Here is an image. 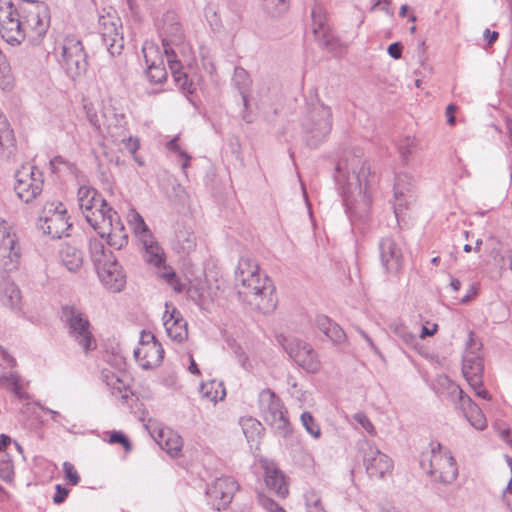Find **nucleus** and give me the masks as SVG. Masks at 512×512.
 Returning a JSON list of instances; mask_svg holds the SVG:
<instances>
[{
	"mask_svg": "<svg viewBox=\"0 0 512 512\" xmlns=\"http://www.w3.org/2000/svg\"><path fill=\"white\" fill-rule=\"evenodd\" d=\"M0 385L6 387L17 398H25V392L23 391L22 385L20 383V378L16 372H9L1 375Z\"/></svg>",
	"mask_w": 512,
	"mask_h": 512,
	"instance_id": "nucleus-42",
	"label": "nucleus"
},
{
	"mask_svg": "<svg viewBox=\"0 0 512 512\" xmlns=\"http://www.w3.org/2000/svg\"><path fill=\"white\" fill-rule=\"evenodd\" d=\"M178 140H179V137L178 136H175L173 139H171L168 143H167V148L174 152V153H177L180 157L181 156H186V152L183 151L181 149V147L179 146L178 144Z\"/></svg>",
	"mask_w": 512,
	"mask_h": 512,
	"instance_id": "nucleus-61",
	"label": "nucleus"
},
{
	"mask_svg": "<svg viewBox=\"0 0 512 512\" xmlns=\"http://www.w3.org/2000/svg\"><path fill=\"white\" fill-rule=\"evenodd\" d=\"M125 124V116L115 113L107 124V133L113 139V142H122L131 154H135L140 146L139 140L132 136H126Z\"/></svg>",
	"mask_w": 512,
	"mask_h": 512,
	"instance_id": "nucleus-23",
	"label": "nucleus"
},
{
	"mask_svg": "<svg viewBox=\"0 0 512 512\" xmlns=\"http://www.w3.org/2000/svg\"><path fill=\"white\" fill-rule=\"evenodd\" d=\"M437 331V324H433L431 328L427 326H422L420 338L424 339L428 336H433Z\"/></svg>",
	"mask_w": 512,
	"mask_h": 512,
	"instance_id": "nucleus-64",
	"label": "nucleus"
},
{
	"mask_svg": "<svg viewBox=\"0 0 512 512\" xmlns=\"http://www.w3.org/2000/svg\"><path fill=\"white\" fill-rule=\"evenodd\" d=\"M63 469L65 472V477L71 485L75 486L80 482V477L73 464L70 462H64Z\"/></svg>",
	"mask_w": 512,
	"mask_h": 512,
	"instance_id": "nucleus-55",
	"label": "nucleus"
},
{
	"mask_svg": "<svg viewBox=\"0 0 512 512\" xmlns=\"http://www.w3.org/2000/svg\"><path fill=\"white\" fill-rule=\"evenodd\" d=\"M134 357L142 369H154L162 363L164 349L152 332L143 330Z\"/></svg>",
	"mask_w": 512,
	"mask_h": 512,
	"instance_id": "nucleus-15",
	"label": "nucleus"
},
{
	"mask_svg": "<svg viewBox=\"0 0 512 512\" xmlns=\"http://www.w3.org/2000/svg\"><path fill=\"white\" fill-rule=\"evenodd\" d=\"M393 191L395 199L393 210L396 218H398L400 213L416 200V189L413 178L406 173L397 174Z\"/></svg>",
	"mask_w": 512,
	"mask_h": 512,
	"instance_id": "nucleus-22",
	"label": "nucleus"
},
{
	"mask_svg": "<svg viewBox=\"0 0 512 512\" xmlns=\"http://www.w3.org/2000/svg\"><path fill=\"white\" fill-rule=\"evenodd\" d=\"M49 28L47 7L43 4L27 5L19 12L12 0H0V35L11 45L27 40L39 44Z\"/></svg>",
	"mask_w": 512,
	"mask_h": 512,
	"instance_id": "nucleus-2",
	"label": "nucleus"
},
{
	"mask_svg": "<svg viewBox=\"0 0 512 512\" xmlns=\"http://www.w3.org/2000/svg\"><path fill=\"white\" fill-rule=\"evenodd\" d=\"M146 75L151 83H161L167 78V71L164 62L155 64L152 62L151 66H147Z\"/></svg>",
	"mask_w": 512,
	"mask_h": 512,
	"instance_id": "nucleus-46",
	"label": "nucleus"
},
{
	"mask_svg": "<svg viewBox=\"0 0 512 512\" xmlns=\"http://www.w3.org/2000/svg\"><path fill=\"white\" fill-rule=\"evenodd\" d=\"M205 17L210 21L212 25L219 27L221 15L219 10L213 4H208L204 9Z\"/></svg>",
	"mask_w": 512,
	"mask_h": 512,
	"instance_id": "nucleus-54",
	"label": "nucleus"
},
{
	"mask_svg": "<svg viewBox=\"0 0 512 512\" xmlns=\"http://www.w3.org/2000/svg\"><path fill=\"white\" fill-rule=\"evenodd\" d=\"M98 29L108 53L111 56L119 55L124 47V40L120 31L121 20L116 11L104 9L99 15Z\"/></svg>",
	"mask_w": 512,
	"mask_h": 512,
	"instance_id": "nucleus-11",
	"label": "nucleus"
},
{
	"mask_svg": "<svg viewBox=\"0 0 512 512\" xmlns=\"http://www.w3.org/2000/svg\"><path fill=\"white\" fill-rule=\"evenodd\" d=\"M457 110V107L454 105V104H449L447 107H446V117H447V123L449 125H454L455 122H456V119H455V112Z\"/></svg>",
	"mask_w": 512,
	"mask_h": 512,
	"instance_id": "nucleus-62",
	"label": "nucleus"
},
{
	"mask_svg": "<svg viewBox=\"0 0 512 512\" xmlns=\"http://www.w3.org/2000/svg\"><path fill=\"white\" fill-rule=\"evenodd\" d=\"M0 303L10 309H20V289L14 282L8 279L0 281Z\"/></svg>",
	"mask_w": 512,
	"mask_h": 512,
	"instance_id": "nucleus-32",
	"label": "nucleus"
},
{
	"mask_svg": "<svg viewBox=\"0 0 512 512\" xmlns=\"http://www.w3.org/2000/svg\"><path fill=\"white\" fill-rule=\"evenodd\" d=\"M101 282L112 292H120L126 284V275L117 260L96 270Z\"/></svg>",
	"mask_w": 512,
	"mask_h": 512,
	"instance_id": "nucleus-24",
	"label": "nucleus"
},
{
	"mask_svg": "<svg viewBox=\"0 0 512 512\" xmlns=\"http://www.w3.org/2000/svg\"><path fill=\"white\" fill-rule=\"evenodd\" d=\"M38 226L42 232L53 239L69 236L72 228L67 209L59 201L46 202L41 210Z\"/></svg>",
	"mask_w": 512,
	"mask_h": 512,
	"instance_id": "nucleus-7",
	"label": "nucleus"
},
{
	"mask_svg": "<svg viewBox=\"0 0 512 512\" xmlns=\"http://www.w3.org/2000/svg\"><path fill=\"white\" fill-rule=\"evenodd\" d=\"M132 227L134 233L138 236L139 240L143 239L144 236H146V234H152L142 217H139L138 223H136Z\"/></svg>",
	"mask_w": 512,
	"mask_h": 512,
	"instance_id": "nucleus-58",
	"label": "nucleus"
},
{
	"mask_svg": "<svg viewBox=\"0 0 512 512\" xmlns=\"http://www.w3.org/2000/svg\"><path fill=\"white\" fill-rule=\"evenodd\" d=\"M248 283L249 286L241 287L239 294L264 314L272 312L276 308L277 297L275 287L268 276L259 273Z\"/></svg>",
	"mask_w": 512,
	"mask_h": 512,
	"instance_id": "nucleus-5",
	"label": "nucleus"
},
{
	"mask_svg": "<svg viewBox=\"0 0 512 512\" xmlns=\"http://www.w3.org/2000/svg\"><path fill=\"white\" fill-rule=\"evenodd\" d=\"M265 483L271 491L275 492L282 498H285L289 493L285 476L280 470L276 468L266 469Z\"/></svg>",
	"mask_w": 512,
	"mask_h": 512,
	"instance_id": "nucleus-38",
	"label": "nucleus"
},
{
	"mask_svg": "<svg viewBox=\"0 0 512 512\" xmlns=\"http://www.w3.org/2000/svg\"><path fill=\"white\" fill-rule=\"evenodd\" d=\"M102 380L106 386L110 388L112 395L121 399L128 398L126 384L121 378V374L119 372L115 373L109 370H103Z\"/></svg>",
	"mask_w": 512,
	"mask_h": 512,
	"instance_id": "nucleus-40",
	"label": "nucleus"
},
{
	"mask_svg": "<svg viewBox=\"0 0 512 512\" xmlns=\"http://www.w3.org/2000/svg\"><path fill=\"white\" fill-rule=\"evenodd\" d=\"M259 502L262 507L268 512H286L278 503H276L273 499L261 496L259 497Z\"/></svg>",
	"mask_w": 512,
	"mask_h": 512,
	"instance_id": "nucleus-56",
	"label": "nucleus"
},
{
	"mask_svg": "<svg viewBox=\"0 0 512 512\" xmlns=\"http://www.w3.org/2000/svg\"><path fill=\"white\" fill-rule=\"evenodd\" d=\"M240 425L247 440L256 441L263 429L262 424L253 417H243L240 419Z\"/></svg>",
	"mask_w": 512,
	"mask_h": 512,
	"instance_id": "nucleus-43",
	"label": "nucleus"
},
{
	"mask_svg": "<svg viewBox=\"0 0 512 512\" xmlns=\"http://www.w3.org/2000/svg\"><path fill=\"white\" fill-rule=\"evenodd\" d=\"M483 37L489 45H492L498 39L499 34L496 31H490V29H485Z\"/></svg>",
	"mask_w": 512,
	"mask_h": 512,
	"instance_id": "nucleus-63",
	"label": "nucleus"
},
{
	"mask_svg": "<svg viewBox=\"0 0 512 512\" xmlns=\"http://www.w3.org/2000/svg\"><path fill=\"white\" fill-rule=\"evenodd\" d=\"M167 64L171 70L172 76L176 85L187 94H192L195 91V85L189 80L188 75L182 71L180 61L175 56H166Z\"/></svg>",
	"mask_w": 512,
	"mask_h": 512,
	"instance_id": "nucleus-34",
	"label": "nucleus"
},
{
	"mask_svg": "<svg viewBox=\"0 0 512 512\" xmlns=\"http://www.w3.org/2000/svg\"><path fill=\"white\" fill-rule=\"evenodd\" d=\"M14 476V465L9 457V455L5 454L2 456L0 460V478L4 481H11Z\"/></svg>",
	"mask_w": 512,
	"mask_h": 512,
	"instance_id": "nucleus-50",
	"label": "nucleus"
},
{
	"mask_svg": "<svg viewBox=\"0 0 512 512\" xmlns=\"http://www.w3.org/2000/svg\"><path fill=\"white\" fill-rule=\"evenodd\" d=\"M302 127L307 144L310 147H317L331 132V108L321 102L313 104L304 116Z\"/></svg>",
	"mask_w": 512,
	"mask_h": 512,
	"instance_id": "nucleus-4",
	"label": "nucleus"
},
{
	"mask_svg": "<svg viewBox=\"0 0 512 512\" xmlns=\"http://www.w3.org/2000/svg\"><path fill=\"white\" fill-rule=\"evenodd\" d=\"M370 167L360 148L345 150L336 164L335 179L340 185L347 212L356 217L367 214L371 196L368 193Z\"/></svg>",
	"mask_w": 512,
	"mask_h": 512,
	"instance_id": "nucleus-1",
	"label": "nucleus"
},
{
	"mask_svg": "<svg viewBox=\"0 0 512 512\" xmlns=\"http://www.w3.org/2000/svg\"><path fill=\"white\" fill-rule=\"evenodd\" d=\"M311 18L312 32L315 35L316 40L320 45L328 48L332 43L333 36L327 23V16L324 8L319 4H315L311 11Z\"/></svg>",
	"mask_w": 512,
	"mask_h": 512,
	"instance_id": "nucleus-25",
	"label": "nucleus"
},
{
	"mask_svg": "<svg viewBox=\"0 0 512 512\" xmlns=\"http://www.w3.org/2000/svg\"><path fill=\"white\" fill-rule=\"evenodd\" d=\"M62 319L69 329V335L84 350L89 352L96 347L86 315L74 305H65L61 309Z\"/></svg>",
	"mask_w": 512,
	"mask_h": 512,
	"instance_id": "nucleus-9",
	"label": "nucleus"
},
{
	"mask_svg": "<svg viewBox=\"0 0 512 512\" xmlns=\"http://www.w3.org/2000/svg\"><path fill=\"white\" fill-rule=\"evenodd\" d=\"M68 489L61 486L60 484L56 485V492L53 496V502L55 504H61L65 501L68 496Z\"/></svg>",
	"mask_w": 512,
	"mask_h": 512,
	"instance_id": "nucleus-59",
	"label": "nucleus"
},
{
	"mask_svg": "<svg viewBox=\"0 0 512 512\" xmlns=\"http://www.w3.org/2000/svg\"><path fill=\"white\" fill-rule=\"evenodd\" d=\"M380 262L385 273L397 275L403 268L402 247L392 237H384L379 242Z\"/></svg>",
	"mask_w": 512,
	"mask_h": 512,
	"instance_id": "nucleus-21",
	"label": "nucleus"
},
{
	"mask_svg": "<svg viewBox=\"0 0 512 512\" xmlns=\"http://www.w3.org/2000/svg\"><path fill=\"white\" fill-rule=\"evenodd\" d=\"M288 355L308 373H318L321 368V362L318 354L312 346L299 339L286 340L282 343Z\"/></svg>",
	"mask_w": 512,
	"mask_h": 512,
	"instance_id": "nucleus-18",
	"label": "nucleus"
},
{
	"mask_svg": "<svg viewBox=\"0 0 512 512\" xmlns=\"http://www.w3.org/2000/svg\"><path fill=\"white\" fill-rule=\"evenodd\" d=\"M55 53L60 57L59 62L70 77L75 78L86 72L87 54L82 42L75 36H66L55 47Z\"/></svg>",
	"mask_w": 512,
	"mask_h": 512,
	"instance_id": "nucleus-6",
	"label": "nucleus"
},
{
	"mask_svg": "<svg viewBox=\"0 0 512 512\" xmlns=\"http://www.w3.org/2000/svg\"><path fill=\"white\" fill-rule=\"evenodd\" d=\"M358 449L369 477L381 479L392 473L394 467L392 459L373 443L366 439L360 440Z\"/></svg>",
	"mask_w": 512,
	"mask_h": 512,
	"instance_id": "nucleus-10",
	"label": "nucleus"
},
{
	"mask_svg": "<svg viewBox=\"0 0 512 512\" xmlns=\"http://www.w3.org/2000/svg\"><path fill=\"white\" fill-rule=\"evenodd\" d=\"M109 443L121 444L124 447L125 451L127 452H130L132 450V444L130 440L121 431H113L110 434Z\"/></svg>",
	"mask_w": 512,
	"mask_h": 512,
	"instance_id": "nucleus-52",
	"label": "nucleus"
},
{
	"mask_svg": "<svg viewBox=\"0 0 512 512\" xmlns=\"http://www.w3.org/2000/svg\"><path fill=\"white\" fill-rule=\"evenodd\" d=\"M215 382H210L208 384H202L200 386V393L202 395V398L207 399L210 402H216L217 401V391L213 392V386Z\"/></svg>",
	"mask_w": 512,
	"mask_h": 512,
	"instance_id": "nucleus-57",
	"label": "nucleus"
},
{
	"mask_svg": "<svg viewBox=\"0 0 512 512\" xmlns=\"http://www.w3.org/2000/svg\"><path fill=\"white\" fill-rule=\"evenodd\" d=\"M232 81L242 97L244 107L247 108L248 97L252 85L249 73L243 67H235Z\"/></svg>",
	"mask_w": 512,
	"mask_h": 512,
	"instance_id": "nucleus-39",
	"label": "nucleus"
},
{
	"mask_svg": "<svg viewBox=\"0 0 512 512\" xmlns=\"http://www.w3.org/2000/svg\"><path fill=\"white\" fill-rule=\"evenodd\" d=\"M473 333L469 334L467 348L463 356L462 373L469 385L473 388H480L483 383V360L476 351L480 349L481 344L478 343Z\"/></svg>",
	"mask_w": 512,
	"mask_h": 512,
	"instance_id": "nucleus-17",
	"label": "nucleus"
},
{
	"mask_svg": "<svg viewBox=\"0 0 512 512\" xmlns=\"http://www.w3.org/2000/svg\"><path fill=\"white\" fill-rule=\"evenodd\" d=\"M78 203L86 221L91 227L97 225L98 221L108 214V211L113 210L101 198L100 194L90 186H81L78 189Z\"/></svg>",
	"mask_w": 512,
	"mask_h": 512,
	"instance_id": "nucleus-14",
	"label": "nucleus"
},
{
	"mask_svg": "<svg viewBox=\"0 0 512 512\" xmlns=\"http://www.w3.org/2000/svg\"><path fill=\"white\" fill-rule=\"evenodd\" d=\"M157 26L162 37L165 56H175L173 46L179 44L183 39V30L177 13L167 10L157 21Z\"/></svg>",
	"mask_w": 512,
	"mask_h": 512,
	"instance_id": "nucleus-19",
	"label": "nucleus"
},
{
	"mask_svg": "<svg viewBox=\"0 0 512 512\" xmlns=\"http://www.w3.org/2000/svg\"><path fill=\"white\" fill-rule=\"evenodd\" d=\"M196 236L191 227L178 223L173 238L172 249L182 255H188L196 248Z\"/></svg>",
	"mask_w": 512,
	"mask_h": 512,
	"instance_id": "nucleus-27",
	"label": "nucleus"
},
{
	"mask_svg": "<svg viewBox=\"0 0 512 512\" xmlns=\"http://www.w3.org/2000/svg\"><path fill=\"white\" fill-rule=\"evenodd\" d=\"M318 329L334 344L343 345L348 342L344 330L326 315H318L315 319Z\"/></svg>",
	"mask_w": 512,
	"mask_h": 512,
	"instance_id": "nucleus-29",
	"label": "nucleus"
},
{
	"mask_svg": "<svg viewBox=\"0 0 512 512\" xmlns=\"http://www.w3.org/2000/svg\"><path fill=\"white\" fill-rule=\"evenodd\" d=\"M142 53L147 66H151L152 62H155V64L158 65L161 62H164V58H166L165 53H161L159 46L150 41H146L143 44Z\"/></svg>",
	"mask_w": 512,
	"mask_h": 512,
	"instance_id": "nucleus-44",
	"label": "nucleus"
},
{
	"mask_svg": "<svg viewBox=\"0 0 512 512\" xmlns=\"http://www.w3.org/2000/svg\"><path fill=\"white\" fill-rule=\"evenodd\" d=\"M163 324L170 339L179 343L187 339V322L176 308L171 311L166 310L163 316Z\"/></svg>",
	"mask_w": 512,
	"mask_h": 512,
	"instance_id": "nucleus-26",
	"label": "nucleus"
},
{
	"mask_svg": "<svg viewBox=\"0 0 512 512\" xmlns=\"http://www.w3.org/2000/svg\"><path fill=\"white\" fill-rule=\"evenodd\" d=\"M83 109L86 113V117L89 123L95 128L96 131H98L99 133H103L102 123L94 105L92 103L86 102L83 105Z\"/></svg>",
	"mask_w": 512,
	"mask_h": 512,
	"instance_id": "nucleus-49",
	"label": "nucleus"
},
{
	"mask_svg": "<svg viewBox=\"0 0 512 512\" xmlns=\"http://www.w3.org/2000/svg\"><path fill=\"white\" fill-rule=\"evenodd\" d=\"M264 8L272 16H278L288 9V0H263Z\"/></svg>",
	"mask_w": 512,
	"mask_h": 512,
	"instance_id": "nucleus-48",
	"label": "nucleus"
},
{
	"mask_svg": "<svg viewBox=\"0 0 512 512\" xmlns=\"http://www.w3.org/2000/svg\"><path fill=\"white\" fill-rule=\"evenodd\" d=\"M16 150V139L14 132L4 115L0 110V155L10 157Z\"/></svg>",
	"mask_w": 512,
	"mask_h": 512,
	"instance_id": "nucleus-31",
	"label": "nucleus"
},
{
	"mask_svg": "<svg viewBox=\"0 0 512 512\" xmlns=\"http://www.w3.org/2000/svg\"><path fill=\"white\" fill-rule=\"evenodd\" d=\"M420 466L433 477L434 481L442 484H451L458 476V467L454 457L440 443L431 444L430 452L422 455Z\"/></svg>",
	"mask_w": 512,
	"mask_h": 512,
	"instance_id": "nucleus-3",
	"label": "nucleus"
},
{
	"mask_svg": "<svg viewBox=\"0 0 512 512\" xmlns=\"http://www.w3.org/2000/svg\"><path fill=\"white\" fill-rule=\"evenodd\" d=\"M403 46L400 42H394L388 46L387 52L393 59H400L402 56Z\"/></svg>",
	"mask_w": 512,
	"mask_h": 512,
	"instance_id": "nucleus-60",
	"label": "nucleus"
},
{
	"mask_svg": "<svg viewBox=\"0 0 512 512\" xmlns=\"http://www.w3.org/2000/svg\"><path fill=\"white\" fill-rule=\"evenodd\" d=\"M354 420L370 435L376 434V429L370 419L363 412H358L353 416Z\"/></svg>",
	"mask_w": 512,
	"mask_h": 512,
	"instance_id": "nucleus-53",
	"label": "nucleus"
},
{
	"mask_svg": "<svg viewBox=\"0 0 512 512\" xmlns=\"http://www.w3.org/2000/svg\"><path fill=\"white\" fill-rule=\"evenodd\" d=\"M259 405L263 420L282 436L290 432L287 411L281 399L270 389H264L259 394Z\"/></svg>",
	"mask_w": 512,
	"mask_h": 512,
	"instance_id": "nucleus-8",
	"label": "nucleus"
},
{
	"mask_svg": "<svg viewBox=\"0 0 512 512\" xmlns=\"http://www.w3.org/2000/svg\"><path fill=\"white\" fill-rule=\"evenodd\" d=\"M259 273L258 263L249 256H242L235 272L236 281L241 287L249 286L248 282Z\"/></svg>",
	"mask_w": 512,
	"mask_h": 512,
	"instance_id": "nucleus-35",
	"label": "nucleus"
},
{
	"mask_svg": "<svg viewBox=\"0 0 512 512\" xmlns=\"http://www.w3.org/2000/svg\"><path fill=\"white\" fill-rule=\"evenodd\" d=\"M156 442L172 457H177L183 446L181 436L169 428L159 430Z\"/></svg>",
	"mask_w": 512,
	"mask_h": 512,
	"instance_id": "nucleus-30",
	"label": "nucleus"
},
{
	"mask_svg": "<svg viewBox=\"0 0 512 512\" xmlns=\"http://www.w3.org/2000/svg\"><path fill=\"white\" fill-rule=\"evenodd\" d=\"M15 179L14 190L17 196L25 203L31 202L42 192L43 174L33 165H23L16 172Z\"/></svg>",
	"mask_w": 512,
	"mask_h": 512,
	"instance_id": "nucleus-12",
	"label": "nucleus"
},
{
	"mask_svg": "<svg viewBox=\"0 0 512 512\" xmlns=\"http://www.w3.org/2000/svg\"><path fill=\"white\" fill-rule=\"evenodd\" d=\"M438 383L448 390V394L453 399H458L461 409L468 422L477 430H483L487 426L486 418L481 409L472 402L469 396L463 394V390L459 385L451 381L448 377H439Z\"/></svg>",
	"mask_w": 512,
	"mask_h": 512,
	"instance_id": "nucleus-13",
	"label": "nucleus"
},
{
	"mask_svg": "<svg viewBox=\"0 0 512 512\" xmlns=\"http://www.w3.org/2000/svg\"><path fill=\"white\" fill-rule=\"evenodd\" d=\"M89 254L95 269L104 266L109 262L117 260L111 251L105 248L103 239L92 238L89 240Z\"/></svg>",
	"mask_w": 512,
	"mask_h": 512,
	"instance_id": "nucleus-33",
	"label": "nucleus"
},
{
	"mask_svg": "<svg viewBox=\"0 0 512 512\" xmlns=\"http://www.w3.org/2000/svg\"><path fill=\"white\" fill-rule=\"evenodd\" d=\"M92 228L99 234L101 239L106 238L109 246L121 249L128 243V235L125 227L115 210L108 211V214L98 221Z\"/></svg>",
	"mask_w": 512,
	"mask_h": 512,
	"instance_id": "nucleus-16",
	"label": "nucleus"
},
{
	"mask_svg": "<svg viewBox=\"0 0 512 512\" xmlns=\"http://www.w3.org/2000/svg\"><path fill=\"white\" fill-rule=\"evenodd\" d=\"M20 253L16 247V237L9 224L0 219V265L5 271L17 269Z\"/></svg>",
	"mask_w": 512,
	"mask_h": 512,
	"instance_id": "nucleus-20",
	"label": "nucleus"
},
{
	"mask_svg": "<svg viewBox=\"0 0 512 512\" xmlns=\"http://www.w3.org/2000/svg\"><path fill=\"white\" fill-rule=\"evenodd\" d=\"M232 349H233L235 357H236L238 363L241 365V367L247 371H250L253 368V366H252L251 362L249 361L248 355L245 353L243 348L240 345L235 344L232 347Z\"/></svg>",
	"mask_w": 512,
	"mask_h": 512,
	"instance_id": "nucleus-51",
	"label": "nucleus"
},
{
	"mask_svg": "<svg viewBox=\"0 0 512 512\" xmlns=\"http://www.w3.org/2000/svg\"><path fill=\"white\" fill-rule=\"evenodd\" d=\"M140 242L144 249V257L146 262L156 267H161L165 261L164 252L158 242L155 240L153 234H146V236H144Z\"/></svg>",
	"mask_w": 512,
	"mask_h": 512,
	"instance_id": "nucleus-36",
	"label": "nucleus"
},
{
	"mask_svg": "<svg viewBox=\"0 0 512 512\" xmlns=\"http://www.w3.org/2000/svg\"><path fill=\"white\" fill-rule=\"evenodd\" d=\"M239 489V484L237 481L230 476H222L215 480L213 486L208 490V493L221 500L222 505H228L235 494V492Z\"/></svg>",
	"mask_w": 512,
	"mask_h": 512,
	"instance_id": "nucleus-28",
	"label": "nucleus"
},
{
	"mask_svg": "<svg viewBox=\"0 0 512 512\" xmlns=\"http://www.w3.org/2000/svg\"><path fill=\"white\" fill-rule=\"evenodd\" d=\"M59 256L62 264L70 272H77L83 266V254L82 252L69 244H63Z\"/></svg>",
	"mask_w": 512,
	"mask_h": 512,
	"instance_id": "nucleus-37",
	"label": "nucleus"
},
{
	"mask_svg": "<svg viewBox=\"0 0 512 512\" xmlns=\"http://www.w3.org/2000/svg\"><path fill=\"white\" fill-rule=\"evenodd\" d=\"M304 498L307 512H326L322 504L321 496L314 489L306 491Z\"/></svg>",
	"mask_w": 512,
	"mask_h": 512,
	"instance_id": "nucleus-45",
	"label": "nucleus"
},
{
	"mask_svg": "<svg viewBox=\"0 0 512 512\" xmlns=\"http://www.w3.org/2000/svg\"><path fill=\"white\" fill-rule=\"evenodd\" d=\"M391 332L407 346H413L416 342V336L401 321L394 320L389 324Z\"/></svg>",
	"mask_w": 512,
	"mask_h": 512,
	"instance_id": "nucleus-41",
	"label": "nucleus"
},
{
	"mask_svg": "<svg viewBox=\"0 0 512 512\" xmlns=\"http://www.w3.org/2000/svg\"><path fill=\"white\" fill-rule=\"evenodd\" d=\"M301 423L305 430L315 439L320 438L321 429L310 412H303L300 416Z\"/></svg>",
	"mask_w": 512,
	"mask_h": 512,
	"instance_id": "nucleus-47",
	"label": "nucleus"
}]
</instances>
